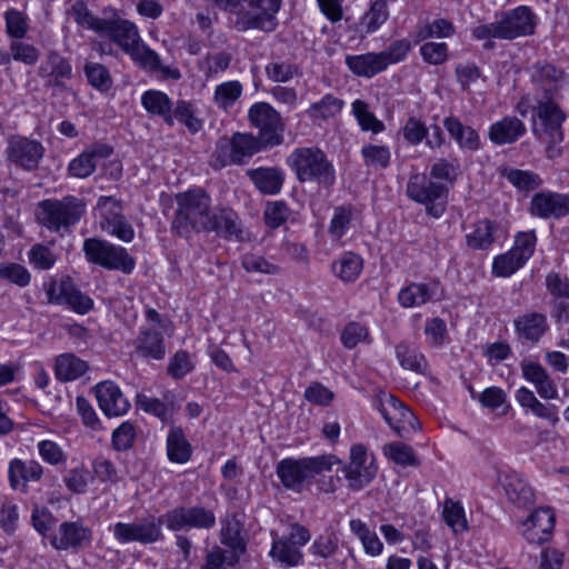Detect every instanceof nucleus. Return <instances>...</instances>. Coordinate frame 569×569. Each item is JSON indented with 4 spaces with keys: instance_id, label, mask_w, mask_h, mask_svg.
<instances>
[{
    "instance_id": "63",
    "label": "nucleus",
    "mask_w": 569,
    "mask_h": 569,
    "mask_svg": "<svg viewBox=\"0 0 569 569\" xmlns=\"http://www.w3.org/2000/svg\"><path fill=\"white\" fill-rule=\"evenodd\" d=\"M137 405L147 413L153 415L162 422H168L171 416L169 406L158 398L138 395Z\"/></svg>"
},
{
    "instance_id": "42",
    "label": "nucleus",
    "mask_w": 569,
    "mask_h": 569,
    "mask_svg": "<svg viewBox=\"0 0 569 569\" xmlns=\"http://www.w3.org/2000/svg\"><path fill=\"white\" fill-rule=\"evenodd\" d=\"M109 13L110 8L104 9L103 17L98 18L90 12L87 4L81 0H77L70 9V14L80 27L92 30L98 34H100L103 31V27L107 21V16H109Z\"/></svg>"
},
{
    "instance_id": "36",
    "label": "nucleus",
    "mask_w": 569,
    "mask_h": 569,
    "mask_svg": "<svg viewBox=\"0 0 569 569\" xmlns=\"http://www.w3.org/2000/svg\"><path fill=\"white\" fill-rule=\"evenodd\" d=\"M443 126L462 150L477 151L480 148L478 132L469 126H463L458 118L447 117Z\"/></svg>"
},
{
    "instance_id": "55",
    "label": "nucleus",
    "mask_w": 569,
    "mask_h": 569,
    "mask_svg": "<svg viewBox=\"0 0 569 569\" xmlns=\"http://www.w3.org/2000/svg\"><path fill=\"white\" fill-rule=\"evenodd\" d=\"M502 176L517 189L522 191L535 190L541 186V178L529 170L505 169Z\"/></svg>"
},
{
    "instance_id": "27",
    "label": "nucleus",
    "mask_w": 569,
    "mask_h": 569,
    "mask_svg": "<svg viewBox=\"0 0 569 569\" xmlns=\"http://www.w3.org/2000/svg\"><path fill=\"white\" fill-rule=\"evenodd\" d=\"M39 76L46 80L47 87L66 88V80L72 78V66L69 60L57 51H50L39 67Z\"/></svg>"
},
{
    "instance_id": "14",
    "label": "nucleus",
    "mask_w": 569,
    "mask_h": 569,
    "mask_svg": "<svg viewBox=\"0 0 569 569\" xmlns=\"http://www.w3.org/2000/svg\"><path fill=\"white\" fill-rule=\"evenodd\" d=\"M46 295L49 303L64 305L79 315H86L93 308V300L82 293L70 277L49 282Z\"/></svg>"
},
{
    "instance_id": "21",
    "label": "nucleus",
    "mask_w": 569,
    "mask_h": 569,
    "mask_svg": "<svg viewBox=\"0 0 569 569\" xmlns=\"http://www.w3.org/2000/svg\"><path fill=\"white\" fill-rule=\"evenodd\" d=\"M100 36H107L123 52L141 39L138 27L133 22L122 19L112 8H110V13L107 16V21Z\"/></svg>"
},
{
    "instance_id": "3",
    "label": "nucleus",
    "mask_w": 569,
    "mask_h": 569,
    "mask_svg": "<svg viewBox=\"0 0 569 569\" xmlns=\"http://www.w3.org/2000/svg\"><path fill=\"white\" fill-rule=\"evenodd\" d=\"M216 4L237 16L238 31L258 29L271 32L277 27L276 14L282 0H214Z\"/></svg>"
},
{
    "instance_id": "32",
    "label": "nucleus",
    "mask_w": 569,
    "mask_h": 569,
    "mask_svg": "<svg viewBox=\"0 0 569 569\" xmlns=\"http://www.w3.org/2000/svg\"><path fill=\"white\" fill-rule=\"evenodd\" d=\"M439 291V282L428 283L411 282L398 293V301L405 308H413L436 299Z\"/></svg>"
},
{
    "instance_id": "50",
    "label": "nucleus",
    "mask_w": 569,
    "mask_h": 569,
    "mask_svg": "<svg viewBox=\"0 0 569 569\" xmlns=\"http://www.w3.org/2000/svg\"><path fill=\"white\" fill-rule=\"evenodd\" d=\"M343 104V100L327 93L309 107L307 114L311 119L327 120L337 116L342 110Z\"/></svg>"
},
{
    "instance_id": "43",
    "label": "nucleus",
    "mask_w": 569,
    "mask_h": 569,
    "mask_svg": "<svg viewBox=\"0 0 569 569\" xmlns=\"http://www.w3.org/2000/svg\"><path fill=\"white\" fill-rule=\"evenodd\" d=\"M168 458L178 463H184L190 459L191 446L180 427H172L167 437Z\"/></svg>"
},
{
    "instance_id": "29",
    "label": "nucleus",
    "mask_w": 569,
    "mask_h": 569,
    "mask_svg": "<svg viewBox=\"0 0 569 569\" xmlns=\"http://www.w3.org/2000/svg\"><path fill=\"white\" fill-rule=\"evenodd\" d=\"M112 152V147L106 143L94 144L71 160L68 171L73 177L88 178L96 170L98 162L109 158Z\"/></svg>"
},
{
    "instance_id": "33",
    "label": "nucleus",
    "mask_w": 569,
    "mask_h": 569,
    "mask_svg": "<svg viewBox=\"0 0 569 569\" xmlns=\"http://www.w3.org/2000/svg\"><path fill=\"white\" fill-rule=\"evenodd\" d=\"M141 104L149 114L161 118L169 128L173 127V102L167 93L147 90L141 96Z\"/></svg>"
},
{
    "instance_id": "44",
    "label": "nucleus",
    "mask_w": 569,
    "mask_h": 569,
    "mask_svg": "<svg viewBox=\"0 0 569 569\" xmlns=\"http://www.w3.org/2000/svg\"><path fill=\"white\" fill-rule=\"evenodd\" d=\"M356 216L352 204H342L335 208L328 232L333 240L341 239L349 230Z\"/></svg>"
},
{
    "instance_id": "13",
    "label": "nucleus",
    "mask_w": 569,
    "mask_h": 569,
    "mask_svg": "<svg viewBox=\"0 0 569 569\" xmlns=\"http://www.w3.org/2000/svg\"><path fill=\"white\" fill-rule=\"evenodd\" d=\"M162 516L142 518L136 522H117L112 527L114 538L120 543L140 542L154 543L162 539Z\"/></svg>"
},
{
    "instance_id": "7",
    "label": "nucleus",
    "mask_w": 569,
    "mask_h": 569,
    "mask_svg": "<svg viewBox=\"0 0 569 569\" xmlns=\"http://www.w3.org/2000/svg\"><path fill=\"white\" fill-rule=\"evenodd\" d=\"M86 213V201L74 196L62 199H46L39 202L38 222L53 232L68 231Z\"/></svg>"
},
{
    "instance_id": "1",
    "label": "nucleus",
    "mask_w": 569,
    "mask_h": 569,
    "mask_svg": "<svg viewBox=\"0 0 569 569\" xmlns=\"http://www.w3.org/2000/svg\"><path fill=\"white\" fill-rule=\"evenodd\" d=\"M177 209L171 222V231L182 238L206 229L211 213L210 194L200 187L191 188L174 196Z\"/></svg>"
},
{
    "instance_id": "53",
    "label": "nucleus",
    "mask_w": 569,
    "mask_h": 569,
    "mask_svg": "<svg viewBox=\"0 0 569 569\" xmlns=\"http://www.w3.org/2000/svg\"><path fill=\"white\" fill-rule=\"evenodd\" d=\"M389 17L388 6L385 0H376L360 20V27L366 33H372L383 24Z\"/></svg>"
},
{
    "instance_id": "56",
    "label": "nucleus",
    "mask_w": 569,
    "mask_h": 569,
    "mask_svg": "<svg viewBox=\"0 0 569 569\" xmlns=\"http://www.w3.org/2000/svg\"><path fill=\"white\" fill-rule=\"evenodd\" d=\"M83 70L89 84L97 90L104 92L112 87V78L106 66L98 62H87Z\"/></svg>"
},
{
    "instance_id": "12",
    "label": "nucleus",
    "mask_w": 569,
    "mask_h": 569,
    "mask_svg": "<svg viewBox=\"0 0 569 569\" xmlns=\"http://www.w3.org/2000/svg\"><path fill=\"white\" fill-rule=\"evenodd\" d=\"M348 481L351 490H361L368 486L376 477L377 466L372 455L368 453L367 448L357 443L350 449V462L340 469Z\"/></svg>"
},
{
    "instance_id": "34",
    "label": "nucleus",
    "mask_w": 569,
    "mask_h": 569,
    "mask_svg": "<svg viewBox=\"0 0 569 569\" xmlns=\"http://www.w3.org/2000/svg\"><path fill=\"white\" fill-rule=\"evenodd\" d=\"M519 338L536 343L548 330L547 317L540 312H528L515 319Z\"/></svg>"
},
{
    "instance_id": "2",
    "label": "nucleus",
    "mask_w": 569,
    "mask_h": 569,
    "mask_svg": "<svg viewBox=\"0 0 569 569\" xmlns=\"http://www.w3.org/2000/svg\"><path fill=\"white\" fill-rule=\"evenodd\" d=\"M566 118L559 100H537L532 106L531 131L540 142L546 144V154L549 159L561 154L558 144L565 138L562 123Z\"/></svg>"
},
{
    "instance_id": "46",
    "label": "nucleus",
    "mask_w": 569,
    "mask_h": 569,
    "mask_svg": "<svg viewBox=\"0 0 569 569\" xmlns=\"http://www.w3.org/2000/svg\"><path fill=\"white\" fill-rule=\"evenodd\" d=\"M349 526L351 531L362 542L365 551L368 555L377 557L382 552L383 545L380 541L379 537L375 531H371L363 521H361L360 519H352L350 520Z\"/></svg>"
},
{
    "instance_id": "26",
    "label": "nucleus",
    "mask_w": 569,
    "mask_h": 569,
    "mask_svg": "<svg viewBox=\"0 0 569 569\" xmlns=\"http://www.w3.org/2000/svg\"><path fill=\"white\" fill-rule=\"evenodd\" d=\"M134 352L147 360H162L166 356V341L162 332L153 326H142L133 340Z\"/></svg>"
},
{
    "instance_id": "17",
    "label": "nucleus",
    "mask_w": 569,
    "mask_h": 569,
    "mask_svg": "<svg viewBox=\"0 0 569 569\" xmlns=\"http://www.w3.org/2000/svg\"><path fill=\"white\" fill-rule=\"evenodd\" d=\"M44 147L38 140L12 136L6 149L7 160L16 167L32 172L39 168L44 156Z\"/></svg>"
},
{
    "instance_id": "49",
    "label": "nucleus",
    "mask_w": 569,
    "mask_h": 569,
    "mask_svg": "<svg viewBox=\"0 0 569 569\" xmlns=\"http://www.w3.org/2000/svg\"><path fill=\"white\" fill-rule=\"evenodd\" d=\"M242 94V84L237 81H227L216 87L213 93L214 104L224 111L231 109Z\"/></svg>"
},
{
    "instance_id": "25",
    "label": "nucleus",
    "mask_w": 569,
    "mask_h": 569,
    "mask_svg": "<svg viewBox=\"0 0 569 569\" xmlns=\"http://www.w3.org/2000/svg\"><path fill=\"white\" fill-rule=\"evenodd\" d=\"M43 476V468L37 460H22L14 458L8 466L10 487L22 493L29 491L30 482H39Z\"/></svg>"
},
{
    "instance_id": "51",
    "label": "nucleus",
    "mask_w": 569,
    "mask_h": 569,
    "mask_svg": "<svg viewBox=\"0 0 569 569\" xmlns=\"http://www.w3.org/2000/svg\"><path fill=\"white\" fill-rule=\"evenodd\" d=\"M266 74L273 82H288L295 77L300 76L298 64L286 61L281 58H273L264 67Z\"/></svg>"
},
{
    "instance_id": "48",
    "label": "nucleus",
    "mask_w": 569,
    "mask_h": 569,
    "mask_svg": "<svg viewBox=\"0 0 569 569\" xmlns=\"http://www.w3.org/2000/svg\"><path fill=\"white\" fill-rule=\"evenodd\" d=\"M126 53L140 68L154 72L160 68V58L156 51L150 49L140 39Z\"/></svg>"
},
{
    "instance_id": "10",
    "label": "nucleus",
    "mask_w": 569,
    "mask_h": 569,
    "mask_svg": "<svg viewBox=\"0 0 569 569\" xmlns=\"http://www.w3.org/2000/svg\"><path fill=\"white\" fill-rule=\"evenodd\" d=\"M262 141L250 133L236 132L231 138L218 140L213 152L219 167L244 164L253 154L261 150Z\"/></svg>"
},
{
    "instance_id": "37",
    "label": "nucleus",
    "mask_w": 569,
    "mask_h": 569,
    "mask_svg": "<svg viewBox=\"0 0 569 569\" xmlns=\"http://www.w3.org/2000/svg\"><path fill=\"white\" fill-rule=\"evenodd\" d=\"M89 370L87 361L73 353H62L56 358L54 375L62 382L73 381Z\"/></svg>"
},
{
    "instance_id": "30",
    "label": "nucleus",
    "mask_w": 569,
    "mask_h": 569,
    "mask_svg": "<svg viewBox=\"0 0 569 569\" xmlns=\"http://www.w3.org/2000/svg\"><path fill=\"white\" fill-rule=\"evenodd\" d=\"M220 542L229 549L227 552L230 553L229 559L231 561H239L246 552L247 543L243 536V525L236 515L222 521Z\"/></svg>"
},
{
    "instance_id": "19",
    "label": "nucleus",
    "mask_w": 569,
    "mask_h": 569,
    "mask_svg": "<svg viewBox=\"0 0 569 569\" xmlns=\"http://www.w3.org/2000/svg\"><path fill=\"white\" fill-rule=\"evenodd\" d=\"M202 232H216L226 240L243 241L244 232L239 214L231 208H219L211 211L209 222Z\"/></svg>"
},
{
    "instance_id": "64",
    "label": "nucleus",
    "mask_w": 569,
    "mask_h": 569,
    "mask_svg": "<svg viewBox=\"0 0 569 569\" xmlns=\"http://www.w3.org/2000/svg\"><path fill=\"white\" fill-rule=\"evenodd\" d=\"M290 210L283 201L269 202L263 212V219L268 227L276 229L282 226L289 218Z\"/></svg>"
},
{
    "instance_id": "11",
    "label": "nucleus",
    "mask_w": 569,
    "mask_h": 569,
    "mask_svg": "<svg viewBox=\"0 0 569 569\" xmlns=\"http://www.w3.org/2000/svg\"><path fill=\"white\" fill-rule=\"evenodd\" d=\"M376 407L399 437L406 439L420 429V422L415 413L395 396L383 393Z\"/></svg>"
},
{
    "instance_id": "5",
    "label": "nucleus",
    "mask_w": 569,
    "mask_h": 569,
    "mask_svg": "<svg viewBox=\"0 0 569 569\" xmlns=\"http://www.w3.org/2000/svg\"><path fill=\"white\" fill-rule=\"evenodd\" d=\"M340 462L333 455L306 457L300 459L286 458L276 467L277 476L284 488L300 492L306 483H311L317 475L330 471Z\"/></svg>"
},
{
    "instance_id": "31",
    "label": "nucleus",
    "mask_w": 569,
    "mask_h": 569,
    "mask_svg": "<svg viewBox=\"0 0 569 569\" xmlns=\"http://www.w3.org/2000/svg\"><path fill=\"white\" fill-rule=\"evenodd\" d=\"M526 131V126L519 118L505 117L490 126L488 137L492 143L503 146L516 142Z\"/></svg>"
},
{
    "instance_id": "22",
    "label": "nucleus",
    "mask_w": 569,
    "mask_h": 569,
    "mask_svg": "<svg viewBox=\"0 0 569 569\" xmlns=\"http://www.w3.org/2000/svg\"><path fill=\"white\" fill-rule=\"evenodd\" d=\"M92 539L91 530L81 521H64L58 532L50 538L51 546L57 550L81 549Z\"/></svg>"
},
{
    "instance_id": "23",
    "label": "nucleus",
    "mask_w": 569,
    "mask_h": 569,
    "mask_svg": "<svg viewBox=\"0 0 569 569\" xmlns=\"http://www.w3.org/2000/svg\"><path fill=\"white\" fill-rule=\"evenodd\" d=\"M530 212L543 219L565 217L569 213V193L538 192L531 199Z\"/></svg>"
},
{
    "instance_id": "52",
    "label": "nucleus",
    "mask_w": 569,
    "mask_h": 569,
    "mask_svg": "<svg viewBox=\"0 0 569 569\" xmlns=\"http://www.w3.org/2000/svg\"><path fill=\"white\" fill-rule=\"evenodd\" d=\"M173 122L186 126L191 133H197L202 129V120L194 114V107L192 102L187 100H178L172 108Z\"/></svg>"
},
{
    "instance_id": "45",
    "label": "nucleus",
    "mask_w": 569,
    "mask_h": 569,
    "mask_svg": "<svg viewBox=\"0 0 569 569\" xmlns=\"http://www.w3.org/2000/svg\"><path fill=\"white\" fill-rule=\"evenodd\" d=\"M351 107L352 114L362 131H370L377 134L386 129L385 123L369 110V104L366 101L357 99L352 102Z\"/></svg>"
},
{
    "instance_id": "61",
    "label": "nucleus",
    "mask_w": 569,
    "mask_h": 569,
    "mask_svg": "<svg viewBox=\"0 0 569 569\" xmlns=\"http://www.w3.org/2000/svg\"><path fill=\"white\" fill-rule=\"evenodd\" d=\"M6 31L9 37L20 40L26 37L28 32L27 16L17 10L9 9L4 12Z\"/></svg>"
},
{
    "instance_id": "40",
    "label": "nucleus",
    "mask_w": 569,
    "mask_h": 569,
    "mask_svg": "<svg viewBox=\"0 0 569 569\" xmlns=\"http://www.w3.org/2000/svg\"><path fill=\"white\" fill-rule=\"evenodd\" d=\"M498 226L488 219L475 223L473 230L466 236L467 246L475 250H488L495 242Z\"/></svg>"
},
{
    "instance_id": "58",
    "label": "nucleus",
    "mask_w": 569,
    "mask_h": 569,
    "mask_svg": "<svg viewBox=\"0 0 569 569\" xmlns=\"http://www.w3.org/2000/svg\"><path fill=\"white\" fill-rule=\"evenodd\" d=\"M442 518L455 533L463 532L468 529L463 507L452 499L445 501Z\"/></svg>"
},
{
    "instance_id": "4",
    "label": "nucleus",
    "mask_w": 569,
    "mask_h": 569,
    "mask_svg": "<svg viewBox=\"0 0 569 569\" xmlns=\"http://www.w3.org/2000/svg\"><path fill=\"white\" fill-rule=\"evenodd\" d=\"M287 163L302 183L313 182L323 189H331L336 183V169L319 148H297L287 158Z\"/></svg>"
},
{
    "instance_id": "60",
    "label": "nucleus",
    "mask_w": 569,
    "mask_h": 569,
    "mask_svg": "<svg viewBox=\"0 0 569 569\" xmlns=\"http://www.w3.org/2000/svg\"><path fill=\"white\" fill-rule=\"evenodd\" d=\"M361 156L367 167L387 168L390 164L391 153L388 147L372 143L363 144Z\"/></svg>"
},
{
    "instance_id": "59",
    "label": "nucleus",
    "mask_w": 569,
    "mask_h": 569,
    "mask_svg": "<svg viewBox=\"0 0 569 569\" xmlns=\"http://www.w3.org/2000/svg\"><path fill=\"white\" fill-rule=\"evenodd\" d=\"M100 212L101 229L109 228V224L123 217L122 207L114 197L101 196L97 202Z\"/></svg>"
},
{
    "instance_id": "41",
    "label": "nucleus",
    "mask_w": 569,
    "mask_h": 569,
    "mask_svg": "<svg viewBox=\"0 0 569 569\" xmlns=\"http://www.w3.org/2000/svg\"><path fill=\"white\" fill-rule=\"evenodd\" d=\"M396 356L402 368L425 373L428 369V362L425 356L413 343L407 341L400 342L396 347Z\"/></svg>"
},
{
    "instance_id": "54",
    "label": "nucleus",
    "mask_w": 569,
    "mask_h": 569,
    "mask_svg": "<svg viewBox=\"0 0 569 569\" xmlns=\"http://www.w3.org/2000/svg\"><path fill=\"white\" fill-rule=\"evenodd\" d=\"M383 453L395 463L402 467L420 465L412 447L402 442H390L383 447Z\"/></svg>"
},
{
    "instance_id": "35",
    "label": "nucleus",
    "mask_w": 569,
    "mask_h": 569,
    "mask_svg": "<svg viewBox=\"0 0 569 569\" xmlns=\"http://www.w3.org/2000/svg\"><path fill=\"white\" fill-rule=\"evenodd\" d=\"M346 64L352 73L365 78H372L386 70L379 52L349 54L346 57Z\"/></svg>"
},
{
    "instance_id": "24",
    "label": "nucleus",
    "mask_w": 569,
    "mask_h": 569,
    "mask_svg": "<svg viewBox=\"0 0 569 569\" xmlns=\"http://www.w3.org/2000/svg\"><path fill=\"white\" fill-rule=\"evenodd\" d=\"M507 499L518 508H526L535 502V493L526 478L513 470L502 471L499 475Z\"/></svg>"
},
{
    "instance_id": "9",
    "label": "nucleus",
    "mask_w": 569,
    "mask_h": 569,
    "mask_svg": "<svg viewBox=\"0 0 569 569\" xmlns=\"http://www.w3.org/2000/svg\"><path fill=\"white\" fill-rule=\"evenodd\" d=\"M406 192L411 200L423 204L429 216L440 218L445 213L448 188L443 183L416 173L409 178Z\"/></svg>"
},
{
    "instance_id": "38",
    "label": "nucleus",
    "mask_w": 569,
    "mask_h": 569,
    "mask_svg": "<svg viewBox=\"0 0 569 569\" xmlns=\"http://www.w3.org/2000/svg\"><path fill=\"white\" fill-rule=\"evenodd\" d=\"M257 189L264 194H276L281 190L284 177L278 168H258L248 171Z\"/></svg>"
},
{
    "instance_id": "16",
    "label": "nucleus",
    "mask_w": 569,
    "mask_h": 569,
    "mask_svg": "<svg viewBox=\"0 0 569 569\" xmlns=\"http://www.w3.org/2000/svg\"><path fill=\"white\" fill-rule=\"evenodd\" d=\"M162 521L171 531L189 528L209 530L216 526V516L202 506L177 507L162 515Z\"/></svg>"
},
{
    "instance_id": "20",
    "label": "nucleus",
    "mask_w": 569,
    "mask_h": 569,
    "mask_svg": "<svg viewBox=\"0 0 569 569\" xmlns=\"http://www.w3.org/2000/svg\"><path fill=\"white\" fill-rule=\"evenodd\" d=\"M556 523L550 508L536 509L522 523V536L531 545H542L550 540Z\"/></svg>"
},
{
    "instance_id": "8",
    "label": "nucleus",
    "mask_w": 569,
    "mask_h": 569,
    "mask_svg": "<svg viewBox=\"0 0 569 569\" xmlns=\"http://www.w3.org/2000/svg\"><path fill=\"white\" fill-rule=\"evenodd\" d=\"M87 260L107 270H118L130 274L136 268V260L126 248L116 246L107 240L88 238L83 242Z\"/></svg>"
},
{
    "instance_id": "39",
    "label": "nucleus",
    "mask_w": 569,
    "mask_h": 569,
    "mask_svg": "<svg viewBox=\"0 0 569 569\" xmlns=\"http://www.w3.org/2000/svg\"><path fill=\"white\" fill-rule=\"evenodd\" d=\"M362 268V258L353 252L342 253L331 264L333 274L346 283L355 282L359 278Z\"/></svg>"
},
{
    "instance_id": "47",
    "label": "nucleus",
    "mask_w": 569,
    "mask_h": 569,
    "mask_svg": "<svg viewBox=\"0 0 569 569\" xmlns=\"http://www.w3.org/2000/svg\"><path fill=\"white\" fill-rule=\"evenodd\" d=\"M270 556L287 567H295L302 561V552L298 547L287 539H274L271 546Z\"/></svg>"
},
{
    "instance_id": "15",
    "label": "nucleus",
    "mask_w": 569,
    "mask_h": 569,
    "mask_svg": "<svg viewBox=\"0 0 569 569\" xmlns=\"http://www.w3.org/2000/svg\"><path fill=\"white\" fill-rule=\"evenodd\" d=\"M250 122L260 130L264 146H279L283 141V123L280 113L267 102H257L249 109Z\"/></svg>"
},
{
    "instance_id": "57",
    "label": "nucleus",
    "mask_w": 569,
    "mask_h": 569,
    "mask_svg": "<svg viewBox=\"0 0 569 569\" xmlns=\"http://www.w3.org/2000/svg\"><path fill=\"white\" fill-rule=\"evenodd\" d=\"M526 262L511 250L499 254L493 259L492 273L497 277L507 278L522 268Z\"/></svg>"
},
{
    "instance_id": "28",
    "label": "nucleus",
    "mask_w": 569,
    "mask_h": 569,
    "mask_svg": "<svg viewBox=\"0 0 569 569\" xmlns=\"http://www.w3.org/2000/svg\"><path fill=\"white\" fill-rule=\"evenodd\" d=\"M94 389L99 407L107 417H119L127 413L130 403L116 383L100 382Z\"/></svg>"
},
{
    "instance_id": "18",
    "label": "nucleus",
    "mask_w": 569,
    "mask_h": 569,
    "mask_svg": "<svg viewBox=\"0 0 569 569\" xmlns=\"http://www.w3.org/2000/svg\"><path fill=\"white\" fill-rule=\"evenodd\" d=\"M535 86L533 101L559 100L560 91L566 84L565 72L547 62H537L531 69Z\"/></svg>"
},
{
    "instance_id": "62",
    "label": "nucleus",
    "mask_w": 569,
    "mask_h": 569,
    "mask_svg": "<svg viewBox=\"0 0 569 569\" xmlns=\"http://www.w3.org/2000/svg\"><path fill=\"white\" fill-rule=\"evenodd\" d=\"M537 243V236L535 230L520 231L515 236V242L510 249L527 262L533 254Z\"/></svg>"
},
{
    "instance_id": "6",
    "label": "nucleus",
    "mask_w": 569,
    "mask_h": 569,
    "mask_svg": "<svg viewBox=\"0 0 569 569\" xmlns=\"http://www.w3.org/2000/svg\"><path fill=\"white\" fill-rule=\"evenodd\" d=\"M536 16L525 6L506 11L498 21L480 24L472 29V37L481 39L512 40L535 32Z\"/></svg>"
}]
</instances>
